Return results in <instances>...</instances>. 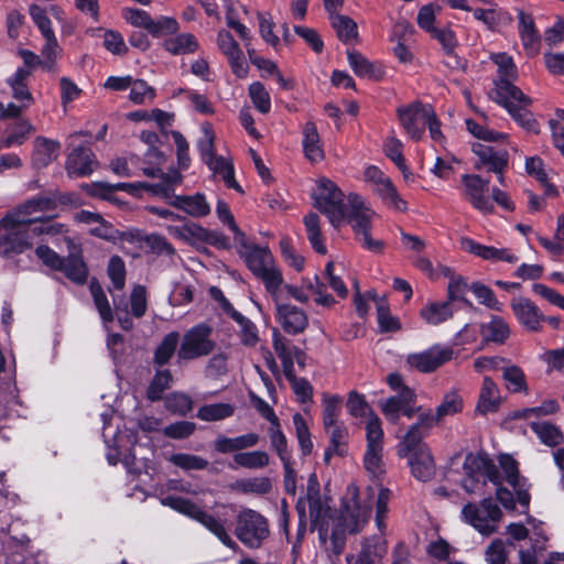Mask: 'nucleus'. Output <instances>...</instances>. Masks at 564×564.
I'll return each mask as SVG.
<instances>
[{
    "mask_svg": "<svg viewBox=\"0 0 564 564\" xmlns=\"http://www.w3.org/2000/svg\"><path fill=\"white\" fill-rule=\"evenodd\" d=\"M170 462L184 470H203L209 465L207 459L185 453L173 454Z\"/></svg>",
    "mask_w": 564,
    "mask_h": 564,
    "instance_id": "0e129e2a",
    "label": "nucleus"
},
{
    "mask_svg": "<svg viewBox=\"0 0 564 564\" xmlns=\"http://www.w3.org/2000/svg\"><path fill=\"white\" fill-rule=\"evenodd\" d=\"M236 488L242 494L265 495L271 491L272 482L269 477H253L237 481Z\"/></svg>",
    "mask_w": 564,
    "mask_h": 564,
    "instance_id": "bf43d9fd",
    "label": "nucleus"
},
{
    "mask_svg": "<svg viewBox=\"0 0 564 564\" xmlns=\"http://www.w3.org/2000/svg\"><path fill=\"white\" fill-rule=\"evenodd\" d=\"M268 432L271 446L276 452L281 462L291 459V453L288 449V441L284 433L281 430L280 421H278L274 424H271Z\"/></svg>",
    "mask_w": 564,
    "mask_h": 564,
    "instance_id": "680f3d73",
    "label": "nucleus"
},
{
    "mask_svg": "<svg viewBox=\"0 0 564 564\" xmlns=\"http://www.w3.org/2000/svg\"><path fill=\"white\" fill-rule=\"evenodd\" d=\"M305 500L308 505L311 528L317 530L319 536L324 538L328 531V522L333 510L330 499L321 494L319 484L314 474L308 478Z\"/></svg>",
    "mask_w": 564,
    "mask_h": 564,
    "instance_id": "9d476101",
    "label": "nucleus"
},
{
    "mask_svg": "<svg viewBox=\"0 0 564 564\" xmlns=\"http://www.w3.org/2000/svg\"><path fill=\"white\" fill-rule=\"evenodd\" d=\"M376 304L378 325L381 332H398L401 329V323L398 317L390 313L388 301L384 296L380 297L377 293H369Z\"/></svg>",
    "mask_w": 564,
    "mask_h": 564,
    "instance_id": "ea45409f",
    "label": "nucleus"
},
{
    "mask_svg": "<svg viewBox=\"0 0 564 564\" xmlns=\"http://www.w3.org/2000/svg\"><path fill=\"white\" fill-rule=\"evenodd\" d=\"M163 47L172 55L193 54L199 48L197 39L192 33H181L163 42Z\"/></svg>",
    "mask_w": 564,
    "mask_h": 564,
    "instance_id": "a19ab883",
    "label": "nucleus"
},
{
    "mask_svg": "<svg viewBox=\"0 0 564 564\" xmlns=\"http://www.w3.org/2000/svg\"><path fill=\"white\" fill-rule=\"evenodd\" d=\"M7 232L0 236V256L12 258L32 247L25 225L0 226Z\"/></svg>",
    "mask_w": 564,
    "mask_h": 564,
    "instance_id": "5701e85b",
    "label": "nucleus"
},
{
    "mask_svg": "<svg viewBox=\"0 0 564 564\" xmlns=\"http://www.w3.org/2000/svg\"><path fill=\"white\" fill-rule=\"evenodd\" d=\"M463 470L464 478L460 482L468 494H480L486 481L499 485L502 480L497 465L486 453H468L464 459Z\"/></svg>",
    "mask_w": 564,
    "mask_h": 564,
    "instance_id": "20e7f679",
    "label": "nucleus"
},
{
    "mask_svg": "<svg viewBox=\"0 0 564 564\" xmlns=\"http://www.w3.org/2000/svg\"><path fill=\"white\" fill-rule=\"evenodd\" d=\"M348 64L354 73L361 78L380 79L382 77V69L377 68L368 58L357 51H347Z\"/></svg>",
    "mask_w": 564,
    "mask_h": 564,
    "instance_id": "58836bf2",
    "label": "nucleus"
},
{
    "mask_svg": "<svg viewBox=\"0 0 564 564\" xmlns=\"http://www.w3.org/2000/svg\"><path fill=\"white\" fill-rule=\"evenodd\" d=\"M169 203L193 217H204L210 213V207L202 194L173 196Z\"/></svg>",
    "mask_w": 564,
    "mask_h": 564,
    "instance_id": "473e14b6",
    "label": "nucleus"
},
{
    "mask_svg": "<svg viewBox=\"0 0 564 564\" xmlns=\"http://www.w3.org/2000/svg\"><path fill=\"white\" fill-rule=\"evenodd\" d=\"M409 455H411L409 465L412 475L421 481L430 480L435 474V464L430 449L427 447H420Z\"/></svg>",
    "mask_w": 564,
    "mask_h": 564,
    "instance_id": "cd10ccee",
    "label": "nucleus"
},
{
    "mask_svg": "<svg viewBox=\"0 0 564 564\" xmlns=\"http://www.w3.org/2000/svg\"><path fill=\"white\" fill-rule=\"evenodd\" d=\"M460 518L482 535H491L498 529L502 511L491 498H485L480 502H468L462 511Z\"/></svg>",
    "mask_w": 564,
    "mask_h": 564,
    "instance_id": "423d86ee",
    "label": "nucleus"
},
{
    "mask_svg": "<svg viewBox=\"0 0 564 564\" xmlns=\"http://www.w3.org/2000/svg\"><path fill=\"white\" fill-rule=\"evenodd\" d=\"M271 297L275 304L276 321L283 330L290 335L303 333L308 325L307 314L295 305L283 303L281 289H278L276 295Z\"/></svg>",
    "mask_w": 564,
    "mask_h": 564,
    "instance_id": "2eb2a0df",
    "label": "nucleus"
},
{
    "mask_svg": "<svg viewBox=\"0 0 564 564\" xmlns=\"http://www.w3.org/2000/svg\"><path fill=\"white\" fill-rule=\"evenodd\" d=\"M522 97L523 98H511V96H505L496 99L495 101L505 107L513 120L523 129L538 134L540 132L539 123L533 113L528 109L531 106L532 100L523 93Z\"/></svg>",
    "mask_w": 564,
    "mask_h": 564,
    "instance_id": "aec40b11",
    "label": "nucleus"
},
{
    "mask_svg": "<svg viewBox=\"0 0 564 564\" xmlns=\"http://www.w3.org/2000/svg\"><path fill=\"white\" fill-rule=\"evenodd\" d=\"M178 30L180 24L176 19L162 15L158 20L152 19L148 32L154 37H160L176 34Z\"/></svg>",
    "mask_w": 564,
    "mask_h": 564,
    "instance_id": "774afa93",
    "label": "nucleus"
},
{
    "mask_svg": "<svg viewBox=\"0 0 564 564\" xmlns=\"http://www.w3.org/2000/svg\"><path fill=\"white\" fill-rule=\"evenodd\" d=\"M171 381L172 375L170 370L158 371L147 390L148 399L150 401H159L163 392L170 388Z\"/></svg>",
    "mask_w": 564,
    "mask_h": 564,
    "instance_id": "69168bd1",
    "label": "nucleus"
},
{
    "mask_svg": "<svg viewBox=\"0 0 564 564\" xmlns=\"http://www.w3.org/2000/svg\"><path fill=\"white\" fill-rule=\"evenodd\" d=\"M386 549L373 539H367L362 543L361 550L357 555H348V564H382L381 558Z\"/></svg>",
    "mask_w": 564,
    "mask_h": 564,
    "instance_id": "e433bc0d",
    "label": "nucleus"
},
{
    "mask_svg": "<svg viewBox=\"0 0 564 564\" xmlns=\"http://www.w3.org/2000/svg\"><path fill=\"white\" fill-rule=\"evenodd\" d=\"M130 314L132 317L142 318L148 311V293L143 285L132 288L129 296Z\"/></svg>",
    "mask_w": 564,
    "mask_h": 564,
    "instance_id": "6e6d98bb",
    "label": "nucleus"
},
{
    "mask_svg": "<svg viewBox=\"0 0 564 564\" xmlns=\"http://www.w3.org/2000/svg\"><path fill=\"white\" fill-rule=\"evenodd\" d=\"M97 165L95 154L87 147H75L66 160V170L69 175L86 176L93 173Z\"/></svg>",
    "mask_w": 564,
    "mask_h": 564,
    "instance_id": "393cba45",
    "label": "nucleus"
},
{
    "mask_svg": "<svg viewBox=\"0 0 564 564\" xmlns=\"http://www.w3.org/2000/svg\"><path fill=\"white\" fill-rule=\"evenodd\" d=\"M453 356L452 347L433 345L423 351L409 354L405 358V367L410 371L431 373L452 360Z\"/></svg>",
    "mask_w": 564,
    "mask_h": 564,
    "instance_id": "f8f14e48",
    "label": "nucleus"
},
{
    "mask_svg": "<svg viewBox=\"0 0 564 564\" xmlns=\"http://www.w3.org/2000/svg\"><path fill=\"white\" fill-rule=\"evenodd\" d=\"M500 404L501 395L497 383L490 377H485L479 391L475 413L478 415L495 413L499 410Z\"/></svg>",
    "mask_w": 564,
    "mask_h": 564,
    "instance_id": "a878e982",
    "label": "nucleus"
},
{
    "mask_svg": "<svg viewBox=\"0 0 564 564\" xmlns=\"http://www.w3.org/2000/svg\"><path fill=\"white\" fill-rule=\"evenodd\" d=\"M234 462L240 467L256 469L268 466L270 457L268 453L263 451H253L236 454Z\"/></svg>",
    "mask_w": 564,
    "mask_h": 564,
    "instance_id": "5fc2aeb1",
    "label": "nucleus"
},
{
    "mask_svg": "<svg viewBox=\"0 0 564 564\" xmlns=\"http://www.w3.org/2000/svg\"><path fill=\"white\" fill-rule=\"evenodd\" d=\"M469 290L480 304L494 311L500 312L502 310V303L498 301L495 292L489 286L475 282L469 286Z\"/></svg>",
    "mask_w": 564,
    "mask_h": 564,
    "instance_id": "13d9d810",
    "label": "nucleus"
},
{
    "mask_svg": "<svg viewBox=\"0 0 564 564\" xmlns=\"http://www.w3.org/2000/svg\"><path fill=\"white\" fill-rule=\"evenodd\" d=\"M510 307L516 319L524 329L530 332L542 330L546 316L531 299L516 296L511 300Z\"/></svg>",
    "mask_w": 564,
    "mask_h": 564,
    "instance_id": "f3484780",
    "label": "nucleus"
},
{
    "mask_svg": "<svg viewBox=\"0 0 564 564\" xmlns=\"http://www.w3.org/2000/svg\"><path fill=\"white\" fill-rule=\"evenodd\" d=\"M272 347L282 362L283 373L291 376L294 369V355H300V348L283 336L278 328L272 330Z\"/></svg>",
    "mask_w": 564,
    "mask_h": 564,
    "instance_id": "c756f323",
    "label": "nucleus"
},
{
    "mask_svg": "<svg viewBox=\"0 0 564 564\" xmlns=\"http://www.w3.org/2000/svg\"><path fill=\"white\" fill-rule=\"evenodd\" d=\"M302 145L305 158L312 162H321L324 156V149L316 124L307 121L302 129Z\"/></svg>",
    "mask_w": 564,
    "mask_h": 564,
    "instance_id": "c85d7f7f",
    "label": "nucleus"
},
{
    "mask_svg": "<svg viewBox=\"0 0 564 564\" xmlns=\"http://www.w3.org/2000/svg\"><path fill=\"white\" fill-rule=\"evenodd\" d=\"M476 161L474 167L478 171L500 172L509 166V152L506 149H497L482 143H474L471 147Z\"/></svg>",
    "mask_w": 564,
    "mask_h": 564,
    "instance_id": "412c9836",
    "label": "nucleus"
},
{
    "mask_svg": "<svg viewBox=\"0 0 564 564\" xmlns=\"http://www.w3.org/2000/svg\"><path fill=\"white\" fill-rule=\"evenodd\" d=\"M165 408L169 412L181 416L186 415L193 409L192 399L180 392L169 394L164 400Z\"/></svg>",
    "mask_w": 564,
    "mask_h": 564,
    "instance_id": "e2e57ef3",
    "label": "nucleus"
},
{
    "mask_svg": "<svg viewBox=\"0 0 564 564\" xmlns=\"http://www.w3.org/2000/svg\"><path fill=\"white\" fill-rule=\"evenodd\" d=\"M474 18L485 24L489 30L495 31L500 25H509L512 22L511 14L497 4L488 9L476 8L471 9Z\"/></svg>",
    "mask_w": 564,
    "mask_h": 564,
    "instance_id": "2f4dec72",
    "label": "nucleus"
},
{
    "mask_svg": "<svg viewBox=\"0 0 564 564\" xmlns=\"http://www.w3.org/2000/svg\"><path fill=\"white\" fill-rule=\"evenodd\" d=\"M531 430L536 434L541 443L550 447H555L564 442V434L557 426L550 422H533Z\"/></svg>",
    "mask_w": 564,
    "mask_h": 564,
    "instance_id": "de8ad7c7",
    "label": "nucleus"
},
{
    "mask_svg": "<svg viewBox=\"0 0 564 564\" xmlns=\"http://www.w3.org/2000/svg\"><path fill=\"white\" fill-rule=\"evenodd\" d=\"M61 144L58 141L44 137L34 140L33 163L37 167H45L57 159Z\"/></svg>",
    "mask_w": 564,
    "mask_h": 564,
    "instance_id": "72a5a7b5",
    "label": "nucleus"
},
{
    "mask_svg": "<svg viewBox=\"0 0 564 564\" xmlns=\"http://www.w3.org/2000/svg\"><path fill=\"white\" fill-rule=\"evenodd\" d=\"M61 271L67 279L76 284H85L88 278V268L80 256L69 254L63 259Z\"/></svg>",
    "mask_w": 564,
    "mask_h": 564,
    "instance_id": "79ce46f5",
    "label": "nucleus"
},
{
    "mask_svg": "<svg viewBox=\"0 0 564 564\" xmlns=\"http://www.w3.org/2000/svg\"><path fill=\"white\" fill-rule=\"evenodd\" d=\"M143 174L148 177H160L164 181V185H154L153 191L169 197L172 186L181 183L182 175L177 170H171L164 173L161 167H141Z\"/></svg>",
    "mask_w": 564,
    "mask_h": 564,
    "instance_id": "37998d69",
    "label": "nucleus"
},
{
    "mask_svg": "<svg viewBox=\"0 0 564 564\" xmlns=\"http://www.w3.org/2000/svg\"><path fill=\"white\" fill-rule=\"evenodd\" d=\"M436 424L438 423L431 410L421 412L417 416V421L410 426L401 442L400 455L409 456L414 449L427 447L422 444V440L430 434Z\"/></svg>",
    "mask_w": 564,
    "mask_h": 564,
    "instance_id": "a211bd4d",
    "label": "nucleus"
},
{
    "mask_svg": "<svg viewBox=\"0 0 564 564\" xmlns=\"http://www.w3.org/2000/svg\"><path fill=\"white\" fill-rule=\"evenodd\" d=\"M454 308L451 301L431 302L420 311L421 318L430 325H438L453 317Z\"/></svg>",
    "mask_w": 564,
    "mask_h": 564,
    "instance_id": "c9c22d12",
    "label": "nucleus"
},
{
    "mask_svg": "<svg viewBox=\"0 0 564 564\" xmlns=\"http://www.w3.org/2000/svg\"><path fill=\"white\" fill-rule=\"evenodd\" d=\"M460 247L466 252L484 260L503 261L507 263H517L519 260L518 256L511 249L485 246L468 237L460 239Z\"/></svg>",
    "mask_w": 564,
    "mask_h": 564,
    "instance_id": "b1692460",
    "label": "nucleus"
},
{
    "mask_svg": "<svg viewBox=\"0 0 564 564\" xmlns=\"http://www.w3.org/2000/svg\"><path fill=\"white\" fill-rule=\"evenodd\" d=\"M260 436L257 433H248L236 437L219 435L215 443V451L220 454L239 452L253 447L259 443Z\"/></svg>",
    "mask_w": 564,
    "mask_h": 564,
    "instance_id": "7c9ffc66",
    "label": "nucleus"
},
{
    "mask_svg": "<svg viewBox=\"0 0 564 564\" xmlns=\"http://www.w3.org/2000/svg\"><path fill=\"white\" fill-rule=\"evenodd\" d=\"M367 447L364 455V466L373 478H380L386 473L383 462V430L378 415H372L366 421Z\"/></svg>",
    "mask_w": 564,
    "mask_h": 564,
    "instance_id": "6e6552de",
    "label": "nucleus"
},
{
    "mask_svg": "<svg viewBox=\"0 0 564 564\" xmlns=\"http://www.w3.org/2000/svg\"><path fill=\"white\" fill-rule=\"evenodd\" d=\"M315 207L324 214L335 227L349 223L355 240L367 251L381 254L386 245L383 240L371 236L372 221L376 213L361 196L350 193L345 203V195L330 180L321 178L314 192Z\"/></svg>",
    "mask_w": 564,
    "mask_h": 564,
    "instance_id": "f257e3e1",
    "label": "nucleus"
},
{
    "mask_svg": "<svg viewBox=\"0 0 564 564\" xmlns=\"http://www.w3.org/2000/svg\"><path fill=\"white\" fill-rule=\"evenodd\" d=\"M34 130V126L31 122L20 120L14 123L12 131L1 141V145L4 148H10L15 144L20 145Z\"/></svg>",
    "mask_w": 564,
    "mask_h": 564,
    "instance_id": "4d7b16f0",
    "label": "nucleus"
},
{
    "mask_svg": "<svg viewBox=\"0 0 564 564\" xmlns=\"http://www.w3.org/2000/svg\"><path fill=\"white\" fill-rule=\"evenodd\" d=\"M480 335L486 341L503 344L510 336V327L502 317L492 315L489 322L480 325Z\"/></svg>",
    "mask_w": 564,
    "mask_h": 564,
    "instance_id": "4c0bfd02",
    "label": "nucleus"
},
{
    "mask_svg": "<svg viewBox=\"0 0 564 564\" xmlns=\"http://www.w3.org/2000/svg\"><path fill=\"white\" fill-rule=\"evenodd\" d=\"M293 424L301 452L304 456H307L312 453L313 449V442L311 440V433L307 423L301 413H295L293 415Z\"/></svg>",
    "mask_w": 564,
    "mask_h": 564,
    "instance_id": "052dcab7",
    "label": "nucleus"
},
{
    "mask_svg": "<svg viewBox=\"0 0 564 564\" xmlns=\"http://www.w3.org/2000/svg\"><path fill=\"white\" fill-rule=\"evenodd\" d=\"M235 412V406L229 403L205 404L197 410L196 416L205 422H214L230 417Z\"/></svg>",
    "mask_w": 564,
    "mask_h": 564,
    "instance_id": "3c124183",
    "label": "nucleus"
},
{
    "mask_svg": "<svg viewBox=\"0 0 564 564\" xmlns=\"http://www.w3.org/2000/svg\"><path fill=\"white\" fill-rule=\"evenodd\" d=\"M56 207L53 198L46 196H36L20 205L13 212L7 214L1 220L0 226L31 225L41 220V217H32L39 212H51Z\"/></svg>",
    "mask_w": 564,
    "mask_h": 564,
    "instance_id": "4468645a",
    "label": "nucleus"
},
{
    "mask_svg": "<svg viewBox=\"0 0 564 564\" xmlns=\"http://www.w3.org/2000/svg\"><path fill=\"white\" fill-rule=\"evenodd\" d=\"M235 535L243 545L258 549L270 535L269 522L260 512L245 508L236 517Z\"/></svg>",
    "mask_w": 564,
    "mask_h": 564,
    "instance_id": "0eeeda50",
    "label": "nucleus"
},
{
    "mask_svg": "<svg viewBox=\"0 0 564 564\" xmlns=\"http://www.w3.org/2000/svg\"><path fill=\"white\" fill-rule=\"evenodd\" d=\"M89 291L102 322L111 323L115 319L113 311L102 286L96 279L90 280Z\"/></svg>",
    "mask_w": 564,
    "mask_h": 564,
    "instance_id": "49530a36",
    "label": "nucleus"
},
{
    "mask_svg": "<svg viewBox=\"0 0 564 564\" xmlns=\"http://www.w3.org/2000/svg\"><path fill=\"white\" fill-rule=\"evenodd\" d=\"M463 408L464 401L462 395L456 391H449L443 397L433 416L436 419L437 423H440L445 416L462 412Z\"/></svg>",
    "mask_w": 564,
    "mask_h": 564,
    "instance_id": "09e8293b",
    "label": "nucleus"
},
{
    "mask_svg": "<svg viewBox=\"0 0 564 564\" xmlns=\"http://www.w3.org/2000/svg\"><path fill=\"white\" fill-rule=\"evenodd\" d=\"M383 204L398 212H405L408 209L406 202L399 195L397 188L389 177L373 189Z\"/></svg>",
    "mask_w": 564,
    "mask_h": 564,
    "instance_id": "a18cd8bd",
    "label": "nucleus"
},
{
    "mask_svg": "<svg viewBox=\"0 0 564 564\" xmlns=\"http://www.w3.org/2000/svg\"><path fill=\"white\" fill-rule=\"evenodd\" d=\"M332 26L336 31L338 39L345 44H350L358 39L357 23L349 17L339 13L329 15Z\"/></svg>",
    "mask_w": 564,
    "mask_h": 564,
    "instance_id": "c03bdc74",
    "label": "nucleus"
},
{
    "mask_svg": "<svg viewBox=\"0 0 564 564\" xmlns=\"http://www.w3.org/2000/svg\"><path fill=\"white\" fill-rule=\"evenodd\" d=\"M241 258L252 274L261 280L267 292L271 296H275L284 280L269 248L257 246L246 251Z\"/></svg>",
    "mask_w": 564,
    "mask_h": 564,
    "instance_id": "39448f33",
    "label": "nucleus"
},
{
    "mask_svg": "<svg viewBox=\"0 0 564 564\" xmlns=\"http://www.w3.org/2000/svg\"><path fill=\"white\" fill-rule=\"evenodd\" d=\"M248 90L256 109L261 113H268L271 109V99L264 85L260 82H254L250 84Z\"/></svg>",
    "mask_w": 564,
    "mask_h": 564,
    "instance_id": "338daca9",
    "label": "nucleus"
},
{
    "mask_svg": "<svg viewBox=\"0 0 564 564\" xmlns=\"http://www.w3.org/2000/svg\"><path fill=\"white\" fill-rule=\"evenodd\" d=\"M462 183L464 186V198L468 200L475 209L486 215L495 212V206L487 196L489 180H485L478 174H464L462 176Z\"/></svg>",
    "mask_w": 564,
    "mask_h": 564,
    "instance_id": "dca6fc26",
    "label": "nucleus"
},
{
    "mask_svg": "<svg viewBox=\"0 0 564 564\" xmlns=\"http://www.w3.org/2000/svg\"><path fill=\"white\" fill-rule=\"evenodd\" d=\"M372 511V489L368 488L365 497L360 496L358 488L348 486L341 502L339 525L343 533H358L368 523Z\"/></svg>",
    "mask_w": 564,
    "mask_h": 564,
    "instance_id": "f03ea898",
    "label": "nucleus"
},
{
    "mask_svg": "<svg viewBox=\"0 0 564 564\" xmlns=\"http://www.w3.org/2000/svg\"><path fill=\"white\" fill-rule=\"evenodd\" d=\"M518 19V31L523 47L529 54H536L540 50L541 35L535 28L532 15L519 10Z\"/></svg>",
    "mask_w": 564,
    "mask_h": 564,
    "instance_id": "bb28decb",
    "label": "nucleus"
},
{
    "mask_svg": "<svg viewBox=\"0 0 564 564\" xmlns=\"http://www.w3.org/2000/svg\"><path fill=\"white\" fill-rule=\"evenodd\" d=\"M432 107L415 101L408 106H401L397 109L399 121L412 140H420L431 118Z\"/></svg>",
    "mask_w": 564,
    "mask_h": 564,
    "instance_id": "ddd939ff",
    "label": "nucleus"
},
{
    "mask_svg": "<svg viewBox=\"0 0 564 564\" xmlns=\"http://www.w3.org/2000/svg\"><path fill=\"white\" fill-rule=\"evenodd\" d=\"M219 51L227 57L232 73L238 78H245L248 75L249 66L245 61L243 52L232 34L227 30H220L216 39Z\"/></svg>",
    "mask_w": 564,
    "mask_h": 564,
    "instance_id": "4be33fe9",
    "label": "nucleus"
},
{
    "mask_svg": "<svg viewBox=\"0 0 564 564\" xmlns=\"http://www.w3.org/2000/svg\"><path fill=\"white\" fill-rule=\"evenodd\" d=\"M416 394L413 389H404L402 393H397L382 402L381 410L388 421L397 423L400 419L403 408L409 402H415Z\"/></svg>",
    "mask_w": 564,
    "mask_h": 564,
    "instance_id": "f704fd0d",
    "label": "nucleus"
},
{
    "mask_svg": "<svg viewBox=\"0 0 564 564\" xmlns=\"http://www.w3.org/2000/svg\"><path fill=\"white\" fill-rule=\"evenodd\" d=\"M490 58L498 67V79L495 80V88L490 93L491 98L494 100L505 96L523 98L522 90L512 84V80L518 77L517 66L512 57L507 53H495L491 54Z\"/></svg>",
    "mask_w": 564,
    "mask_h": 564,
    "instance_id": "9b49d317",
    "label": "nucleus"
},
{
    "mask_svg": "<svg viewBox=\"0 0 564 564\" xmlns=\"http://www.w3.org/2000/svg\"><path fill=\"white\" fill-rule=\"evenodd\" d=\"M522 97L523 98H511V96H505L496 99L495 101L505 107L513 120L523 129L538 134L540 132L539 123L533 113L528 109L531 106L532 100L523 93Z\"/></svg>",
    "mask_w": 564,
    "mask_h": 564,
    "instance_id": "6ab92c4d",
    "label": "nucleus"
},
{
    "mask_svg": "<svg viewBox=\"0 0 564 564\" xmlns=\"http://www.w3.org/2000/svg\"><path fill=\"white\" fill-rule=\"evenodd\" d=\"M341 397L336 394H323V427L328 429L340 424L338 417L340 414Z\"/></svg>",
    "mask_w": 564,
    "mask_h": 564,
    "instance_id": "603ef678",
    "label": "nucleus"
},
{
    "mask_svg": "<svg viewBox=\"0 0 564 564\" xmlns=\"http://www.w3.org/2000/svg\"><path fill=\"white\" fill-rule=\"evenodd\" d=\"M161 503L199 522L209 532L217 536L225 546L231 550H236L238 547L237 543L229 535L225 527V521L203 510L191 500L176 496H166L161 499Z\"/></svg>",
    "mask_w": 564,
    "mask_h": 564,
    "instance_id": "7ed1b4c3",
    "label": "nucleus"
},
{
    "mask_svg": "<svg viewBox=\"0 0 564 564\" xmlns=\"http://www.w3.org/2000/svg\"><path fill=\"white\" fill-rule=\"evenodd\" d=\"M214 329L206 323L191 327L183 336L177 356L182 360H193L210 355L216 349L212 338Z\"/></svg>",
    "mask_w": 564,
    "mask_h": 564,
    "instance_id": "1a4fd4ad",
    "label": "nucleus"
},
{
    "mask_svg": "<svg viewBox=\"0 0 564 564\" xmlns=\"http://www.w3.org/2000/svg\"><path fill=\"white\" fill-rule=\"evenodd\" d=\"M304 225L312 248L317 253L325 254L327 252V248L321 232L319 217L314 213L308 214L304 217Z\"/></svg>",
    "mask_w": 564,
    "mask_h": 564,
    "instance_id": "8fccbe9b",
    "label": "nucleus"
},
{
    "mask_svg": "<svg viewBox=\"0 0 564 564\" xmlns=\"http://www.w3.org/2000/svg\"><path fill=\"white\" fill-rule=\"evenodd\" d=\"M180 341V334L177 332L169 333L160 343L154 351V362L158 366H163L173 357L177 344Z\"/></svg>",
    "mask_w": 564,
    "mask_h": 564,
    "instance_id": "864d4df0",
    "label": "nucleus"
}]
</instances>
